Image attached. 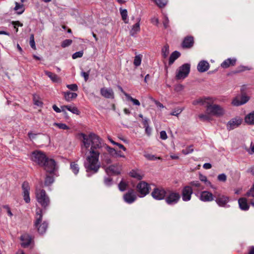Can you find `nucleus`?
<instances>
[{
  "instance_id": "nucleus-1",
  "label": "nucleus",
  "mask_w": 254,
  "mask_h": 254,
  "mask_svg": "<svg viewBox=\"0 0 254 254\" xmlns=\"http://www.w3.org/2000/svg\"><path fill=\"white\" fill-rule=\"evenodd\" d=\"M82 137V143L81 150L83 152L85 150L89 151L100 152V149L105 145L102 139L96 134L93 133H90L88 136L84 133H81Z\"/></svg>"
},
{
  "instance_id": "nucleus-2",
  "label": "nucleus",
  "mask_w": 254,
  "mask_h": 254,
  "mask_svg": "<svg viewBox=\"0 0 254 254\" xmlns=\"http://www.w3.org/2000/svg\"><path fill=\"white\" fill-rule=\"evenodd\" d=\"M101 152L89 151L87 155L86 160L84 162V167L87 172V176L89 177V173H97L100 167V164L99 161V155Z\"/></svg>"
},
{
  "instance_id": "nucleus-3",
  "label": "nucleus",
  "mask_w": 254,
  "mask_h": 254,
  "mask_svg": "<svg viewBox=\"0 0 254 254\" xmlns=\"http://www.w3.org/2000/svg\"><path fill=\"white\" fill-rule=\"evenodd\" d=\"M246 196L247 199L246 198H241L238 200L239 206L243 210L249 209V205L248 204V201L254 207V184L250 191L247 193Z\"/></svg>"
},
{
  "instance_id": "nucleus-4",
  "label": "nucleus",
  "mask_w": 254,
  "mask_h": 254,
  "mask_svg": "<svg viewBox=\"0 0 254 254\" xmlns=\"http://www.w3.org/2000/svg\"><path fill=\"white\" fill-rule=\"evenodd\" d=\"M210 101L206 108L207 113H209L211 116L216 117H221L224 115L225 114L224 109L219 105L213 104L214 99L213 98H211Z\"/></svg>"
},
{
  "instance_id": "nucleus-5",
  "label": "nucleus",
  "mask_w": 254,
  "mask_h": 254,
  "mask_svg": "<svg viewBox=\"0 0 254 254\" xmlns=\"http://www.w3.org/2000/svg\"><path fill=\"white\" fill-rule=\"evenodd\" d=\"M42 220V210L39 208L36 210L34 225L37 229L38 232L41 234H44L46 231L48 227V223L45 221L41 223Z\"/></svg>"
},
{
  "instance_id": "nucleus-6",
  "label": "nucleus",
  "mask_w": 254,
  "mask_h": 254,
  "mask_svg": "<svg viewBox=\"0 0 254 254\" xmlns=\"http://www.w3.org/2000/svg\"><path fill=\"white\" fill-rule=\"evenodd\" d=\"M35 194L37 201L42 207L45 208L49 205L50 199L45 190L36 189Z\"/></svg>"
},
{
  "instance_id": "nucleus-7",
  "label": "nucleus",
  "mask_w": 254,
  "mask_h": 254,
  "mask_svg": "<svg viewBox=\"0 0 254 254\" xmlns=\"http://www.w3.org/2000/svg\"><path fill=\"white\" fill-rule=\"evenodd\" d=\"M31 160L39 165L43 166L48 159L45 154L39 151H34L31 156Z\"/></svg>"
},
{
  "instance_id": "nucleus-8",
  "label": "nucleus",
  "mask_w": 254,
  "mask_h": 254,
  "mask_svg": "<svg viewBox=\"0 0 254 254\" xmlns=\"http://www.w3.org/2000/svg\"><path fill=\"white\" fill-rule=\"evenodd\" d=\"M190 64H185L181 66L176 72L177 79H184L187 77L190 71Z\"/></svg>"
},
{
  "instance_id": "nucleus-9",
  "label": "nucleus",
  "mask_w": 254,
  "mask_h": 254,
  "mask_svg": "<svg viewBox=\"0 0 254 254\" xmlns=\"http://www.w3.org/2000/svg\"><path fill=\"white\" fill-rule=\"evenodd\" d=\"M166 202L169 205L176 204L180 198V195L178 192L170 191L166 194Z\"/></svg>"
},
{
  "instance_id": "nucleus-10",
  "label": "nucleus",
  "mask_w": 254,
  "mask_h": 254,
  "mask_svg": "<svg viewBox=\"0 0 254 254\" xmlns=\"http://www.w3.org/2000/svg\"><path fill=\"white\" fill-rule=\"evenodd\" d=\"M229 200L230 198L228 196L221 194H216L215 201L216 203L220 207H229V205H227V203Z\"/></svg>"
},
{
  "instance_id": "nucleus-11",
  "label": "nucleus",
  "mask_w": 254,
  "mask_h": 254,
  "mask_svg": "<svg viewBox=\"0 0 254 254\" xmlns=\"http://www.w3.org/2000/svg\"><path fill=\"white\" fill-rule=\"evenodd\" d=\"M43 166L44 167L46 172L50 174L54 173L56 170V164L53 159L48 158Z\"/></svg>"
},
{
  "instance_id": "nucleus-12",
  "label": "nucleus",
  "mask_w": 254,
  "mask_h": 254,
  "mask_svg": "<svg viewBox=\"0 0 254 254\" xmlns=\"http://www.w3.org/2000/svg\"><path fill=\"white\" fill-rule=\"evenodd\" d=\"M166 194L165 190L162 188H155L151 193L152 197L157 200L163 199Z\"/></svg>"
},
{
  "instance_id": "nucleus-13",
  "label": "nucleus",
  "mask_w": 254,
  "mask_h": 254,
  "mask_svg": "<svg viewBox=\"0 0 254 254\" xmlns=\"http://www.w3.org/2000/svg\"><path fill=\"white\" fill-rule=\"evenodd\" d=\"M149 186L148 184L144 182H141L137 186V190L140 193V197H144L148 192L149 190Z\"/></svg>"
},
{
  "instance_id": "nucleus-14",
  "label": "nucleus",
  "mask_w": 254,
  "mask_h": 254,
  "mask_svg": "<svg viewBox=\"0 0 254 254\" xmlns=\"http://www.w3.org/2000/svg\"><path fill=\"white\" fill-rule=\"evenodd\" d=\"M121 170L122 167L119 164L112 165L105 168V171L108 175H118Z\"/></svg>"
},
{
  "instance_id": "nucleus-15",
  "label": "nucleus",
  "mask_w": 254,
  "mask_h": 254,
  "mask_svg": "<svg viewBox=\"0 0 254 254\" xmlns=\"http://www.w3.org/2000/svg\"><path fill=\"white\" fill-rule=\"evenodd\" d=\"M100 94L104 98L110 99H113L115 98V94L113 90L110 87H103L100 89Z\"/></svg>"
},
{
  "instance_id": "nucleus-16",
  "label": "nucleus",
  "mask_w": 254,
  "mask_h": 254,
  "mask_svg": "<svg viewBox=\"0 0 254 254\" xmlns=\"http://www.w3.org/2000/svg\"><path fill=\"white\" fill-rule=\"evenodd\" d=\"M242 120L240 118H235L229 121L227 124V128L229 130L234 129L238 127L242 123Z\"/></svg>"
},
{
  "instance_id": "nucleus-17",
  "label": "nucleus",
  "mask_w": 254,
  "mask_h": 254,
  "mask_svg": "<svg viewBox=\"0 0 254 254\" xmlns=\"http://www.w3.org/2000/svg\"><path fill=\"white\" fill-rule=\"evenodd\" d=\"M192 190L190 186H186L182 190V199L184 201H188L190 200Z\"/></svg>"
},
{
  "instance_id": "nucleus-18",
  "label": "nucleus",
  "mask_w": 254,
  "mask_h": 254,
  "mask_svg": "<svg viewBox=\"0 0 254 254\" xmlns=\"http://www.w3.org/2000/svg\"><path fill=\"white\" fill-rule=\"evenodd\" d=\"M249 98L246 95L236 96L232 101V104L235 106H239L247 103Z\"/></svg>"
},
{
  "instance_id": "nucleus-19",
  "label": "nucleus",
  "mask_w": 254,
  "mask_h": 254,
  "mask_svg": "<svg viewBox=\"0 0 254 254\" xmlns=\"http://www.w3.org/2000/svg\"><path fill=\"white\" fill-rule=\"evenodd\" d=\"M199 199L203 202H209L214 200V196L211 192L204 190L201 192Z\"/></svg>"
},
{
  "instance_id": "nucleus-20",
  "label": "nucleus",
  "mask_w": 254,
  "mask_h": 254,
  "mask_svg": "<svg viewBox=\"0 0 254 254\" xmlns=\"http://www.w3.org/2000/svg\"><path fill=\"white\" fill-rule=\"evenodd\" d=\"M22 188L24 200L25 202L29 203L30 201L29 196L30 187L29 184L26 182H24L22 184Z\"/></svg>"
},
{
  "instance_id": "nucleus-21",
  "label": "nucleus",
  "mask_w": 254,
  "mask_h": 254,
  "mask_svg": "<svg viewBox=\"0 0 254 254\" xmlns=\"http://www.w3.org/2000/svg\"><path fill=\"white\" fill-rule=\"evenodd\" d=\"M136 198V196L134 191L132 190H128L127 192L124 195V199L125 201L129 204L133 202Z\"/></svg>"
},
{
  "instance_id": "nucleus-22",
  "label": "nucleus",
  "mask_w": 254,
  "mask_h": 254,
  "mask_svg": "<svg viewBox=\"0 0 254 254\" xmlns=\"http://www.w3.org/2000/svg\"><path fill=\"white\" fill-rule=\"evenodd\" d=\"M211 98L210 97L200 98L194 100L192 102V104L193 105H200L204 106L206 108L207 105L209 104L211 102Z\"/></svg>"
},
{
  "instance_id": "nucleus-23",
  "label": "nucleus",
  "mask_w": 254,
  "mask_h": 254,
  "mask_svg": "<svg viewBox=\"0 0 254 254\" xmlns=\"http://www.w3.org/2000/svg\"><path fill=\"white\" fill-rule=\"evenodd\" d=\"M209 68V64L206 61H200L197 66V69L198 71L203 72L207 71Z\"/></svg>"
},
{
  "instance_id": "nucleus-24",
  "label": "nucleus",
  "mask_w": 254,
  "mask_h": 254,
  "mask_svg": "<svg viewBox=\"0 0 254 254\" xmlns=\"http://www.w3.org/2000/svg\"><path fill=\"white\" fill-rule=\"evenodd\" d=\"M21 240L22 241V246L25 248L28 247L31 243L32 238L28 234H25L21 236Z\"/></svg>"
},
{
  "instance_id": "nucleus-25",
  "label": "nucleus",
  "mask_w": 254,
  "mask_h": 254,
  "mask_svg": "<svg viewBox=\"0 0 254 254\" xmlns=\"http://www.w3.org/2000/svg\"><path fill=\"white\" fill-rule=\"evenodd\" d=\"M108 149V151L110 153V154L114 157H125V156L123 154L121 151H117L115 149L111 148L108 146H106Z\"/></svg>"
},
{
  "instance_id": "nucleus-26",
  "label": "nucleus",
  "mask_w": 254,
  "mask_h": 254,
  "mask_svg": "<svg viewBox=\"0 0 254 254\" xmlns=\"http://www.w3.org/2000/svg\"><path fill=\"white\" fill-rule=\"evenodd\" d=\"M236 62V59L229 58L225 60L221 64V66L224 68L229 67L231 65H234Z\"/></svg>"
},
{
  "instance_id": "nucleus-27",
  "label": "nucleus",
  "mask_w": 254,
  "mask_h": 254,
  "mask_svg": "<svg viewBox=\"0 0 254 254\" xmlns=\"http://www.w3.org/2000/svg\"><path fill=\"white\" fill-rule=\"evenodd\" d=\"M137 20L138 21L132 26L131 29L130 31V35L132 36H134L140 31V28L139 22L140 19L138 18Z\"/></svg>"
},
{
  "instance_id": "nucleus-28",
  "label": "nucleus",
  "mask_w": 254,
  "mask_h": 254,
  "mask_svg": "<svg viewBox=\"0 0 254 254\" xmlns=\"http://www.w3.org/2000/svg\"><path fill=\"white\" fill-rule=\"evenodd\" d=\"M64 98L67 102H70L72 100L75 99L77 94L76 93L70 92L69 91L64 92Z\"/></svg>"
},
{
  "instance_id": "nucleus-29",
  "label": "nucleus",
  "mask_w": 254,
  "mask_h": 254,
  "mask_svg": "<svg viewBox=\"0 0 254 254\" xmlns=\"http://www.w3.org/2000/svg\"><path fill=\"white\" fill-rule=\"evenodd\" d=\"M193 44V39L192 37H187L185 38L183 42V47L184 48H190L192 46Z\"/></svg>"
},
{
  "instance_id": "nucleus-30",
  "label": "nucleus",
  "mask_w": 254,
  "mask_h": 254,
  "mask_svg": "<svg viewBox=\"0 0 254 254\" xmlns=\"http://www.w3.org/2000/svg\"><path fill=\"white\" fill-rule=\"evenodd\" d=\"M44 72L53 82H59L61 81L60 78L57 74L47 70Z\"/></svg>"
},
{
  "instance_id": "nucleus-31",
  "label": "nucleus",
  "mask_w": 254,
  "mask_h": 254,
  "mask_svg": "<svg viewBox=\"0 0 254 254\" xmlns=\"http://www.w3.org/2000/svg\"><path fill=\"white\" fill-rule=\"evenodd\" d=\"M199 179L203 182L206 186L210 187V188L215 189V188L212 185L211 183L207 180V177L201 174L199 175Z\"/></svg>"
},
{
  "instance_id": "nucleus-32",
  "label": "nucleus",
  "mask_w": 254,
  "mask_h": 254,
  "mask_svg": "<svg viewBox=\"0 0 254 254\" xmlns=\"http://www.w3.org/2000/svg\"><path fill=\"white\" fill-rule=\"evenodd\" d=\"M62 110H64V109H67L68 111H70V112L72 113L73 114H76V115H79L80 114V112L75 106H72L71 105H67V106H64L62 107Z\"/></svg>"
},
{
  "instance_id": "nucleus-33",
  "label": "nucleus",
  "mask_w": 254,
  "mask_h": 254,
  "mask_svg": "<svg viewBox=\"0 0 254 254\" xmlns=\"http://www.w3.org/2000/svg\"><path fill=\"white\" fill-rule=\"evenodd\" d=\"M245 120L248 124H254V111L247 115L245 117Z\"/></svg>"
},
{
  "instance_id": "nucleus-34",
  "label": "nucleus",
  "mask_w": 254,
  "mask_h": 254,
  "mask_svg": "<svg viewBox=\"0 0 254 254\" xmlns=\"http://www.w3.org/2000/svg\"><path fill=\"white\" fill-rule=\"evenodd\" d=\"M15 6L14 8L15 11H16L18 14H21L24 11V5L23 4H19L17 2H15Z\"/></svg>"
},
{
  "instance_id": "nucleus-35",
  "label": "nucleus",
  "mask_w": 254,
  "mask_h": 254,
  "mask_svg": "<svg viewBox=\"0 0 254 254\" xmlns=\"http://www.w3.org/2000/svg\"><path fill=\"white\" fill-rule=\"evenodd\" d=\"M131 177L134 178L138 180L142 179V175L141 172L138 170H132L130 172Z\"/></svg>"
},
{
  "instance_id": "nucleus-36",
  "label": "nucleus",
  "mask_w": 254,
  "mask_h": 254,
  "mask_svg": "<svg viewBox=\"0 0 254 254\" xmlns=\"http://www.w3.org/2000/svg\"><path fill=\"white\" fill-rule=\"evenodd\" d=\"M180 56V54L179 52L177 51H175L172 53L169 58V64H172L174 61L178 59Z\"/></svg>"
},
{
  "instance_id": "nucleus-37",
  "label": "nucleus",
  "mask_w": 254,
  "mask_h": 254,
  "mask_svg": "<svg viewBox=\"0 0 254 254\" xmlns=\"http://www.w3.org/2000/svg\"><path fill=\"white\" fill-rule=\"evenodd\" d=\"M125 96L127 100L130 101L132 103L133 105L137 106H140V102L137 99L132 98L128 94H126Z\"/></svg>"
},
{
  "instance_id": "nucleus-38",
  "label": "nucleus",
  "mask_w": 254,
  "mask_h": 254,
  "mask_svg": "<svg viewBox=\"0 0 254 254\" xmlns=\"http://www.w3.org/2000/svg\"><path fill=\"white\" fill-rule=\"evenodd\" d=\"M142 58V55L139 54L135 56L133 61V64L136 67L139 66L141 64Z\"/></svg>"
},
{
  "instance_id": "nucleus-39",
  "label": "nucleus",
  "mask_w": 254,
  "mask_h": 254,
  "mask_svg": "<svg viewBox=\"0 0 254 254\" xmlns=\"http://www.w3.org/2000/svg\"><path fill=\"white\" fill-rule=\"evenodd\" d=\"M120 13L122 16L123 20L126 23H127L128 20L127 19V11L126 9H120Z\"/></svg>"
},
{
  "instance_id": "nucleus-40",
  "label": "nucleus",
  "mask_w": 254,
  "mask_h": 254,
  "mask_svg": "<svg viewBox=\"0 0 254 254\" xmlns=\"http://www.w3.org/2000/svg\"><path fill=\"white\" fill-rule=\"evenodd\" d=\"M198 118L202 121H208L211 120V115L206 112L205 114H199Z\"/></svg>"
},
{
  "instance_id": "nucleus-41",
  "label": "nucleus",
  "mask_w": 254,
  "mask_h": 254,
  "mask_svg": "<svg viewBox=\"0 0 254 254\" xmlns=\"http://www.w3.org/2000/svg\"><path fill=\"white\" fill-rule=\"evenodd\" d=\"M162 55L164 58H166L169 54V46L165 45L162 49Z\"/></svg>"
},
{
  "instance_id": "nucleus-42",
  "label": "nucleus",
  "mask_w": 254,
  "mask_h": 254,
  "mask_svg": "<svg viewBox=\"0 0 254 254\" xmlns=\"http://www.w3.org/2000/svg\"><path fill=\"white\" fill-rule=\"evenodd\" d=\"M70 169L75 175L77 174L79 172V167L75 162H72L70 164Z\"/></svg>"
},
{
  "instance_id": "nucleus-43",
  "label": "nucleus",
  "mask_w": 254,
  "mask_h": 254,
  "mask_svg": "<svg viewBox=\"0 0 254 254\" xmlns=\"http://www.w3.org/2000/svg\"><path fill=\"white\" fill-rule=\"evenodd\" d=\"M54 182V178L53 176L47 175L45 181V185L46 186H49Z\"/></svg>"
},
{
  "instance_id": "nucleus-44",
  "label": "nucleus",
  "mask_w": 254,
  "mask_h": 254,
  "mask_svg": "<svg viewBox=\"0 0 254 254\" xmlns=\"http://www.w3.org/2000/svg\"><path fill=\"white\" fill-rule=\"evenodd\" d=\"M33 102L34 104L38 106H41L43 104L39 96L36 95L33 96Z\"/></svg>"
},
{
  "instance_id": "nucleus-45",
  "label": "nucleus",
  "mask_w": 254,
  "mask_h": 254,
  "mask_svg": "<svg viewBox=\"0 0 254 254\" xmlns=\"http://www.w3.org/2000/svg\"><path fill=\"white\" fill-rule=\"evenodd\" d=\"M159 7H164L167 3V0H153Z\"/></svg>"
},
{
  "instance_id": "nucleus-46",
  "label": "nucleus",
  "mask_w": 254,
  "mask_h": 254,
  "mask_svg": "<svg viewBox=\"0 0 254 254\" xmlns=\"http://www.w3.org/2000/svg\"><path fill=\"white\" fill-rule=\"evenodd\" d=\"M193 151V146L190 145L187 147L185 149L182 150V153L185 155H187L192 153Z\"/></svg>"
},
{
  "instance_id": "nucleus-47",
  "label": "nucleus",
  "mask_w": 254,
  "mask_h": 254,
  "mask_svg": "<svg viewBox=\"0 0 254 254\" xmlns=\"http://www.w3.org/2000/svg\"><path fill=\"white\" fill-rule=\"evenodd\" d=\"M54 125L55 126H57L60 129H69V127L67 126H66L65 124L55 123L54 124Z\"/></svg>"
},
{
  "instance_id": "nucleus-48",
  "label": "nucleus",
  "mask_w": 254,
  "mask_h": 254,
  "mask_svg": "<svg viewBox=\"0 0 254 254\" xmlns=\"http://www.w3.org/2000/svg\"><path fill=\"white\" fill-rule=\"evenodd\" d=\"M72 41L70 39H66L64 40L62 43L61 46L63 48H65L66 47L69 46L71 44Z\"/></svg>"
},
{
  "instance_id": "nucleus-49",
  "label": "nucleus",
  "mask_w": 254,
  "mask_h": 254,
  "mask_svg": "<svg viewBox=\"0 0 254 254\" xmlns=\"http://www.w3.org/2000/svg\"><path fill=\"white\" fill-rule=\"evenodd\" d=\"M217 179L220 182H225L227 180V176L224 173H222L218 176Z\"/></svg>"
},
{
  "instance_id": "nucleus-50",
  "label": "nucleus",
  "mask_w": 254,
  "mask_h": 254,
  "mask_svg": "<svg viewBox=\"0 0 254 254\" xmlns=\"http://www.w3.org/2000/svg\"><path fill=\"white\" fill-rule=\"evenodd\" d=\"M190 185L192 187L197 188V189H201V185L198 181H193L190 183Z\"/></svg>"
},
{
  "instance_id": "nucleus-51",
  "label": "nucleus",
  "mask_w": 254,
  "mask_h": 254,
  "mask_svg": "<svg viewBox=\"0 0 254 254\" xmlns=\"http://www.w3.org/2000/svg\"><path fill=\"white\" fill-rule=\"evenodd\" d=\"M83 52L82 51L77 52L72 55V58L73 59H76L78 58L82 57L83 56Z\"/></svg>"
},
{
  "instance_id": "nucleus-52",
  "label": "nucleus",
  "mask_w": 254,
  "mask_h": 254,
  "mask_svg": "<svg viewBox=\"0 0 254 254\" xmlns=\"http://www.w3.org/2000/svg\"><path fill=\"white\" fill-rule=\"evenodd\" d=\"M66 87L73 91H76L78 90V86L76 84H67Z\"/></svg>"
},
{
  "instance_id": "nucleus-53",
  "label": "nucleus",
  "mask_w": 254,
  "mask_h": 254,
  "mask_svg": "<svg viewBox=\"0 0 254 254\" xmlns=\"http://www.w3.org/2000/svg\"><path fill=\"white\" fill-rule=\"evenodd\" d=\"M30 45L31 46V47L33 49H36V46H35V41H34V35L33 34L31 35L30 36Z\"/></svg>"
},
{
  "instance_id": "nucleus-54",
  "label": "nucleus",
  "mask_w": 254,
  "mask_h": 254,
  "mask_svg": "<svg viewBox=\"0 0 254 254\" xmlns=\"http://www.w3.org/2000/svg\"><path fill=\"white\" fill-rule=\"evenodd\" d=\"M127 186V185L125 182L121 181L119 184V190L122 191H124L126 189Z\"/></svg>"
},
{
  "instance_id": "nucleus-55",
  "label": "nucleus",
  "mask_w": 254,
  "mask_h": 254,
  "mask_svg": "<svg viewBox=\"0 0 254 254\" xmlns=\"http://www.w3.org/2000/svg\"><path fill=\"white\" fill-rule=\"evenodd\" d=\"M183 110L180 108H178L173 112H172L170 113V115L172 116H178L179 115H180L181 112H182Z\"/></svg>"
},
{
  "instance_id": "nucleus-56",
  "label": "nucleus",
  "mask_w": 254,
  "mask_h": 254,
  "mask_svg": "<svg viewBox=\"0 0 254 254\" xmlns=\"http://www.w3.org/2000/svg\"><path fill=\"white\" fill-rule=\"evenodd\" d=\"M144 156L147 159L150 160H156V159H161V158L159 157H156L154 155L149 154H145Z\"/></svg>"
},
{
  "instance_id": "nucleus-57",
  "label": "nucleus",
  "mask_w": 254,
  "mask_h": 254,
  "mask_svg": "<svg viewBox=\"0 0 254 254\" xmlns=\"http://www.w3.org/2000/svg\"><path fill=\"white\" fill-rule=\"evenodd\" d=\"M104 183L107 186H110L112 184V179L110 177H106L104 178Z\"/></svg>"
},
{
  "instance_id": "nucleus-58",
  "label": "nucleus",
  "mask_w": 254,
  "mask_h": 254,
  "mask_svg": "<svg viewBox=\"0 0 254 254\" xmlns=\"http://www.w3.org/2000/svg\"><path fill=\"white\" fill-rule=\"evenodd\" d=\"M81 75L82 77H84V80L85 81H87L89 78V71H88V72H84L82 71L81 72Z\"/></svg>"
},
{
  "instance_id": "nucleus-59",
  "label": "nucleus",
  "mask_w": 254,
  "mask_h": 254,
  "mask_svg": "<svg viewBox=\"0 0 254 254\" xmlns=\"http://www.w3.org/2000/svg\"><path fill=\"white\" fill-rule=\"evenodd\" d=\"M169 20L168 17L166 15L164 16L163 20V25L165 28H167L169 26Z\"/></svg>"
},
{
  "instance_id": "nucleus-60",
  "label": "nucleus",
  "mask_w": 254,
  "mask_h": 254,
  "mask_svg": "<svg viewBox=\"0 0 254 254\" xmlns=\"http://www.w3.org/2000/svg\"><path fill=\"white\" fill-rule=\"evenodd\" d=\"M160 138L163 140H166L168 137L167 133H166V131L164 130L161 131L160 133Z\"/></svg>"
},
{
  "instance_id": "nucleus-61",
  "label": "nucleus",
  "mask_w": 254,
  "mask_h": 254,
  "mask_svg": "<svg viewBox=\"0 0 254 254\" xmlns=\"http://www.w3.org/2000/svg\"><path fill=\"white\" fill-rule=\"evenodd\" d=\"M3 207L6 209V212L8 216H9L10 217H12L13 214L12 213L8 205H4L3 206Z\"/></svg>"
},
{
  "instance_id": "nucleus-62",
  "label": "nucleus",
  "mask_w": 254,
  "mask_h": 254,
  "mask_svg": "<svg viewBox=\"0 0 254 254\" xmlns=\"http://www.w3.org/2000/svg\"><path fill=\"white\" fill-rule=\"evenodd\" d=\"M11 24L13 25L14 28L16 26H22L23 24L21 23L19 21H12Z\"/></svg>"
},
{
  "instance_id": "nucleus-63",
  "label": "nucleus",
  "mask_w": 254,
  "mask_h": 254,
  "mask_svg": "<svg viewBox=\"0 0 254 254\" xmlns=\"http://www.w3.org/2000/svg\"><path fill=\"white\" fill-rule=\"evenodd\" d=\"M184 88V86L182 84H179L175 87V90L177 92L183 90Z\"/></svg>"
},
{
  "instance_id": "nucleus-64",
  "label": "nucleus",
  "mask_w": 254,
  "mask_h": 254,
  "mask_svg": "<svg viewBox=\"0 0 254 254\" xmlns=\"http://www.w3.org/2000/svg\"><path fill=\"white\" fill-rule=\"evenodd\" d=\"M247 151L248 152L249 154H252L254 153V145L251 146L250 149H248Z\"/></svg>"
}]
</instances>
